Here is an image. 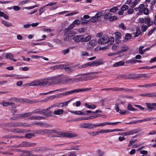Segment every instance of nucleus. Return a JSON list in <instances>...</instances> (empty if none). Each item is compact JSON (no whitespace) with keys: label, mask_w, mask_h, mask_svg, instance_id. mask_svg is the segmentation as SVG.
I'll list each match as a JSON object with an SVG mask.
<instances>
[{"label":"nucleus","mask_w":156,"mask_h":156,"mask_svg":"<svg viewBox=\"0 0 156 156\" xmlns=\"http://www.w3.org/2000/svg\"><path fill=\"white\" fill-rule=\"evenodd\" d=\"M91 39L90 36H88L84 37L83 35L75 36L73 38V39L74 41L77 43L87 41H90Z\"/></svg>","instance_id":"obj_1"},{"label":"nucleus","mask_w":156,"mask_h":156,"mask_svg":"<svg viewBox=\"0 0 156 156\" xmlns=\"http://www.w3.org/2000/svg\"><path fill=\"white\" fill-rule=\"evenodd\" d=\"M134 10L137 12V14L138 15H141L143 12L145 15H147L149 13V10L147 8H145L144 5L141 4L138 7L134 8Z\"/></svg>","instance_id":"obj_2"},{"label":"nucleus","mask_w":156,"mask_h":156,"mask_svg":"<svg viewBox=\"0 0 156 156\" xmlns=\"http://www.w3.org/2000/svg\"><path fill=\"white\" fill-rule=\"evenodd\" d=\"M44 79H41L39 80H35L32 81L30 83L26 84L27 86H40L42 87L44 86Z\"/></svg>","instance_id":"obj_3"},{"label":"nucleus","mask_w":156,"mask_h":156,"mask_svg":"<svg viewBox=\"0 0 156 156\" xmlns=\"http://www.w3.org/2000/svg\"><path fill=\"white\" fill-rule=\"evenodd\" d=\"M64 79H63L62 80V79H60V80H52L50 82H49L46 79H44V82L45 83V84H44V86H49L57 83H60L61 81H63L62 82H64L63 80Z\"/></svg>","instance_id":"obj_4"},{"label":"nucleus","mask_w":156,"mask_h":156,"mask_svg":"<svg viewBox=\"0 0 156 156\" xmlns=\"http://www.w3.org/2000/svg\"><path fill=\"white\" fill-rule=\"evenodd\" d=\"M43 113V112L40 111V110L35 111H33L32 112L26 113L19 114L18 115L17 117L19 118H26L31 115L32 113L42 114Z\"/></svg>","instance_id":"obj_5"},{"label":"nucleus","mask_w":156,"mask_h":156,"mask_svg":"<svg viewBox=\"0 0 156 156\" xmlns=\"http://www.w3.org/2000/svg\"><path fill=\"white\" fill-rule=\"evenodd\" d=\"M59 134L61 136L60 137H66L68 138H74L77 136V134L72 133H62L60 132Z\"/></svg>","instance_id":"obj_6"},{"label":"nucleus","mask_w":156,"mask_h":156,"mask_svg":"<svg viewBox=\"0 0 156 156\" xmlns=\"http://www.w3.org/2000/svg\"><path fill=\"white\" fill-rule=\"evenodd\" d=\"M108 37L107 35H104L102 37H100L98 41V42L100 44H105L108 42Z\"/></svg>","instance_id":"obj_7"},{"label":"nucleus","mask_w":156,"mask_h":156,"mask_svg":"<svg viewBox=\"0 0 156 156\" xmlns=\"http://www.w3.org/2000/svg\"><path fill=\"white\" fill-rule=\"evenodd\" d=\"M91 90V88H77L71 90V94L75 93H78L79 92H86Z\"/></svg>","instance_id":"obj_8"},{"label":"nucleus","mask_w":156,"mask_h":156,"mask_svg":"<svg viewBox=\"0 0 156 156\" xmlns=\"http://www.w3.org/2000/svg\"><path fill=\"white\" fill-rule=\"evenodd\" d=\"M63 80L65 82H66L69 81H71L73 82H78L80 81H82L80 75V76L79 77L74 78L71 79H64Z\"/></svg>","instance_id":"obj_9"},{"label":"nucleus","mask_w":156,"mask_h":156,"mask_svg":"<svg viewBox=\"0 0 156 156\" xmlns=\"http://www.w3.org/2000/svg\"><path fill=\"white\" fill-rule=\"evenodd\" d=\"M72 100V99H71L65 102L57 103L56 107L58 108H61L66 106L68 105Z\"/></svg>","instance_id":"obj_10"},{"label":"nucleus","mask_w":156,"mask_h":156,"mask_svg":"<svg viewBox=\"0 0 156 156\" xmlns=\"http://www.w3.org/2000/svg\"><path fill=\"white\" fill-rule=\"evenodd\" d=\"M89 62V66H97L103 64V62L101 61H94Z\"/></svg>","instance_id":"obj_11"},{"label":"nucleus","mask_w":156,"mask_h":156,"mask_svg":"<svg viewBox=\"0 0 156 156\" xmlns=\"http://www.w3.org/2000/svg\"><path fill=\"white\" fill-rule=\"evenodd\" d=\"M101 14L100 13H97L94 16H92L90 19V20L92 22H96L98 20L99 18L101 16Z\"/></svg>","instance_id":"obj_12"},{"label":"nucleus","mask_w":156,"mask_h":156,"mask_svg":"<svg viewBox=\"0 0 156 156\" xmlns=\"http://www.w3.org/2000/svg\"><path fill=\"white\" fill-rule=\"evenodd\" d=\"M106 90L107 91L112 90L113 91H122V90H126L123 88H122L114 87L112 88H104L102 89L101 90Z\"/></svg>","instance_id":"obj_13"},{"label":"nucleus","mask_w":156,"mask_h":156,"mask_svg":"<svg viewBox=\"0 0 156 156\" xmlns=\"http://www.w3.org/2000/svg\"><path fill=\"white\" fill-rule=\"evenodd\" d=\"M50 131L48 129H44L43 130L38 129L34 131V133L38 134H43L48 133V132Z\"/></svg>","instance_id":"obj_14"},{"label":"nucleus","mask_w":156,"mask_h":156,"mask_svg":"<svg viewBox=\"0 0 156 156\" xmlns=\"http://www.w3.org/2000/svg\"><path fill=\"white\" fill-rule=\"evenodd\" d=\"M64 110L62 109H57L55 110L53 112L54 116L57 115H60L63 114Z\"/></svg>","instance_id":"obj_15"},{"label":"nucleus","mask_w":156,"mask_h":156,"mask_svg":"<svg viewBox=\"0 0 156 156\" xmlns=\"http://www.w3.org/2000/svg\"><path fill=\"white\" fill-rule=\"evenodd\" d=\"M21 143L22 147H34L36 144L35 143L27 141H23Z\"/></svg>","instance_id":"obj_16"},{"label":"nucleus","mask_w":156,"mask_h":156,"mask_svg":"<svg viewBox=\"0 0 156 156\" xmlns=\"http://www.w3.org/2000/svg\"><path fill=\"white\" fill-rule=\"evenodd\" d=\"M21 122H10L8 123V126L9 127H19L21 126Z\"/></svg>","instance_id":"obj_17"},{"label":"nucleus","mask_w":156,"mask_h":156,"mask_svg":"<svg viewBox=\"0 0 156 156\" xmlns=\"http://www.w3.org/2000/svg\"><path fill=\"white\" fill-rule=\"evenodd\" d=\"M80 23V21L78 20H76L68 27V28L69 29H73L75 26V24L79 25Z\"/></svg>","instance_id":"obj_18"},{"label":"nucleus","mask_w":156,"mask_h":156,"mask_svg":"<svg viewBox=\"0 0 156 156\" xmlns=\"http://www.w3.org/2000/svg\"><path fill=\"white\" fill-rule=\"evenodd\" d=\"M137 132L135 130H130L126 132L122 133L121 135L124 136H128L133 134L136 133Z\"/></svg>","instance_id":"obj_19"},{"label":"nucleus","mask_w":156,"mask_h":156,"mask_svg":"<svg viewBox=\"0 0 156 156\" xmlns=\"http://www.w3.org/2000/svg\"><path fill=\"white\" fill-rule=\"evenodd\" d=\"M5 57L7 59H10L15 62H16L17 60L13 59V55L10 53H7L5 55Z\"/></svg>","instance_id":"obj_20"},{"label":"nucleus","mask_w":156,"mask_h":156,"mask_svg":"<svg viewBox=\"0 0 156 156\" xmlns=\"http://www.w3.org/2000/svg\"><path fill=\"white\" fill-rule=\"evenodd\" d=\"M57 105V103L56 104H54L52 105H51L50 106L48 107L45 110H43L40 111H42L43 112V114H45L46 112H48L49 113H51V112L50 111H49L48 110L51 109V108H52L54 107H56Z\"/></svg>","instance_id":"obj_21"},{"label":"nucleus","mask_w":156,"mask_h":156,"mask_svg":"<svg viewBox=\"0 0 156 156\" xmlns=\"http://www.w3.org/2000/svg\"><path fill=\"white\" fill-rule=\"evenodd\" d=\"M156 92H152L150 93H147L144 94H142L140 95L142 96L146 97H155Z\"/></svg>","instance_id":"obj_22"},{"label":"nucleus","mask_w":156,"mask_h":156,"mask_svg":"<svg viewBox=\"0 0 156 156\" xmlns=\"http://www.w3.org/2000/svg\"><path fill=\"white\" fill-rule=\"evenodd\" d=\"M89 73L83 74L80 75L82 80H84L86 81L90 78V76L88 75Z\"/></svg>","instance_id":"obj_23"},{"label":"nucleus","mask_w":156,"mask_h":156,"mask_svg":"<svg viewBox=\"0 0 156 156\" xmlns=\"http://www.w3.org/2000/svg\"><path fill=\"white\" fill-rule=\"evenodd\" d=\"M144 23H147L148 27L151 26L152 24V22H151V19L148 16L146 17L144 19Z\"/></svg>","instance_id":"obj_24"},{"label":"nucleus","mask_w":156,"mask_h":156,"mask_svg":"<svg viewBox=\"0 0 156 156\" xmlns=\"http://www.w3.org/2000/svg\"><path fill=\"white\" fill-rule=\"evenodd\" d=\"M0 104L3 106H7L9 105L13 106L14 105V104L13 103L6 102L5 101H3L2 103H0Z\"/></svg>","instance_id":"obj_25"},{"label":"nucleus","mask_w":156,"mask_h":156,"mask_svg":"<svg viewBox=\"0 0 156 156\" xmlns=\"http://www.w3.org/2000/svg\"><path fill=\"white\" fill-rule=\"evenodd\" d=\"M125 62L123 61H120L119 62H116L114 64L113 66L114 67H117L119 66H123Z\"/></svg>","instance_id":"obj_26"},{"label":"nucleus","mask_w":156,"mask_h":156,"mask_svg":"<svg viewBox=\"0 0 156 156\" xmlns=\"http://www.w3.org/2000/svg\"><path fill=\"white\" fill-rule=\"evenodd\" d=\"M128 48V46L125 45H123L121 47V50L119 51V53H121L125 52L127 50Z\"/></svg>","instance_id":"obj_27"},{"label":"nucleus","mask_w":156,"mask_h":156,"mask_svg":"<svg viewBox=\"0 0 156 156\" xmlns=\"http://www.w3.org/2000/svg\"><path fill=\"white\" fill-rule=\"evenodd\" d=\"M147 121V119L145 118V119H141V120L136 121L135 122H130L127 123V124H133H133H136V123L141 122H145Z\"/></svg>","instance_id":"obj_28"},{"label":"nucleus","mask_w":156,"mask_h":156,"mask_svg":"<svg viewBox=\"0 0 156 156\" xmlns=\"http://www.w3.org/2000/svg\"><path fill=\"white\" fill-rule=\"evenodd\" d=\"M147 121V119L145 118V119H141V120L136 121L135 122H130L127 123V124H133H133H136V123L141 122H145Z\"/></svg>","instance_id":"obj_29"},{"label":"nucleus","mask_w":156,"mask_h":156,"mask_svg":"<svg viewBox=\"0 0 156 156\" xmlns=\"http://www.w3.org/2000/svg\"><path fill=\"white\" fill-rule=\"evenodd\" d=\"M1 23L4 26L7 27H10L12 26V24L9 22H7L5 20H2L1 21Z\"/></svg>","instance_id":"obj_30"},{"label":"nucleus","mask_w":156,"mask_h":156,"mask_svg":"<svg viewBox=\"0 0 156 156\" xmlns=\"http://www.w3.org/2000/svg\"><path fill=\"white\" fill-rule=\"evenodd\" d=\"M68 30L66 32V34L68 36V37H71L75 35L76 33L75 32L72 30H70V29Z\"/></svg>","instance_id":"obj_31"},{"label":"nucleus","mask_w":156,"mask_h":156,"mask_svg":"<svg viewBox=\"0 0 156 156\" xmlns=\"http://www.w3.org/2000/svg\"><path fill=\"white\" fill-rule=\"evenodd\" d=\"M115 41L117 43H119L120 42V41L119 39L121 35L120 33L119 32H116L115 34Z\"/></svg>","instance_id":"obj_32"},{"label":"nucleus","mask_w":156,"mask_h":156,"mask_svg":"<svg viewBox=\"0 0 156 156\" xmlns=\"http://www.w3.org/2000/svg\"><path fill=\"white\" fill-rule=\"evenodd\" d=\"M44 117L38 116L37 115H34L30 117V119L31 120H41L43 119Z\"/></svg>","instance_id":"obj_33"},{"label":"nucleus","mask_w":156,"mask_h":156,"mask_svg":"<svg viewBox=\"0 0 156 156\" xmlns=\"http://www.w3.org/2000/svg\"><path fill=\"white\" fill-rule=\"evenodd\" d=\"M102 111L101 110H97L95 111L94 112H92L90 110H87V111L84 112V113H87V114H89V113H92V114H94L96 113H102Z\"/></svg>","instance_id":"obj_34"},{"label":"nucleus","mask_w":156,"mask_h":156,"mask_svg":"<svg viewBox=\"0 0 156 156\" xmlns=\"http://www.w3.org/2000/svg\"><path fill=\"white\" fill-rule=\"evenodd\" d=\"M80 127L83 128L87 129L88 128V123H81L79 125Z\"/></svg>","instance_id":"obj_35"},{"label":"nucleus","mask_w":156,"mask_h":156,"mask_svg":"<svg viewBox=\"0 0 156 156\" xmlns=\"http://www.w3.org/2000/svg\"><path fill=\"white\" fill-rule=\"evenodd\" d=\"M85 106L89 109H94L96 108V105H89L87 103H85Z\"/></svg>","instance_id":"obj_36"},{"label":"nucleus","mask_w":156,"mask_h":156,"mask_svg":"<svg viewBox=\"0 0 156 156\" xmlns=\"http://www.w3.org/2000/svg\"><path fill=\"white\" fill-rule=\"evenodd\" d=\"M146 105L147 106V108L149 110H150L151 111L152 109H155L154 107V106L153 105V103H146Z\"/></svg>","instance_id":"obj_37"},{"label":"nucleus","mask_w":156,"mask_h":156,"mask_svg":"<svg viewBox=\"0 0 156 156\" xmlns=\"http://www.w3.org/2000/svg\"><path fill=\"white\" fill-rule=\"evenodd\" d=\"M141 32L140 30L139 29H137L135 32L133 33V34L135 37H138L140 34H141Z\"/></svg>","instance_id":"obj_38"},{"label":"nucleus","mask_w":156,"mask_h":156,"mask_svg":"<svg viewBox=\"0 0 156 156\" xmlns=\"http://www.w3.org/2000/svg\"><path fill=\"white\" fill-rule=\"evenodd\" d=\"M97 44V41L95 40H92L89 42V44L92 47H94Z\"/></svg>","instance_id":"obj_39"},{"label":"nucleus","mask_w":156,"mask_h":156,"mask_svg":"<svg viewBox=\"0 0 156 156\" xmlns=\"http://www.w3.org/2000/svg\"><path fill=\"white\" fill-rule=\"evenodd\" d=\"M39 126L41 127H48L50 126L49 124H48L44 122H39Z\"/></svg>","instance_id":"obj_40"},{"label":"nucleus","mask_w":156,"mask_h":156,"mask_svg":"<svg viewBox=\"0 0 156 156\" xmlns=\"http://www.w3.org/2000/svg\"><path fill=\"white\" fill-rule=\"evenodd\" d=\"M98 135L100 133H106L109 132H110V129L103 130L101 129L99 131H98Z\"/></svg>","instance_id":"obj_41"},{"label":"nucleus","mask_w":156,"mask_h":156,"mask_svg":"<svg viewBox=\"0 0 156 156\" xmlns=\"http://www.w3.org/2000/svg\"><path fill=\"white\" fill-rule=\"evenodd\" d=\"M98 117V115H94L90 116L89 117H83V120H89V119H95V118L97 117Z\"/></svg>","instance_id":"obj_42"},{"label":"nucleus","mask_w":156,"mask_h":156,"mask_svg":"<svg viewBox=\"0 0 156 156\" xmlns=\"http://www.w3.org/2000/svg\"><path fill=\"white\" fill-rule=\"evenodd\" d=\"M96 127V124H93L91 123H88V129L95 128Z\"/></svg>","instance_id":"obj_43"},{"label":"nucleus","mask_w":156,"mask_h":156,"mask_svg":"<svg viewBox=\"0 0 156 156\" xmlns=\"http://www.w3.org/2000/svg\"><path fill=\"white\" fill-rule=\"evenodd\" d=\"M114 39L113 37H108V44L111 45L114 42Z\"/></svg>","instance_id":"obj_44"},{"label":"nucleus","mask_w":156,"mask_h":156,"mask_svg":"<svg viewBox=\"0 0 156 156\" xmlns=\"http://www.w3.org/2000/svg\"><path fill=\"white\" fill-rule=\"evenodd\" d=\"M88 134L91 136H94L98 135V131L90 132L88 133Z\"/></svg>","instance_id":"obj_45"},{"label":"nucleus","mask_w":156,"mask_h":156,"mask_svg":"<svg viewBox=\"0 0 156 156\" xmlns=\"http://www.w3.org/2000/svg\"><path fill=\"white\" fill-rule=\"evenodd\" d=\"M127 109L129 111H134L135 110H136V109L135 108H133L132 105L130 104V103L127 106Z\"/></svg>","instance_id":"obj_46"},{"label":"nucleus","mask_w":156,"mask_h":156,"mask_svg":"<svg viewBox=\"0 0 156 156\" xmlns=\"http://www.w3.org/2000/svg\"><path fill=\"white\" fill-rule=\"evenodd\" d=\"M147 25L146 26L144 25H143L141 26V30L143 32H145L147 29L148 28Z\"/></svg>","instance_id":"obj_47"},{"label":"nucleus","mask_w":156,"mask_h":156,"mask_svg":"<svg viewBox=\"0 0 156 156\" xmlns=\"http://www.w3.org/2000/svg\"><path fill=\"white\" fill-rule=\"evenodd\" d=\"M145 1L149 3L151 5H154L156 3V0H146Z\"/></svg>","instance_id":"obj_48"},{"label":"nucleus","mask_w":156,"mask_h":156,"mask_svg":"<svg viewBox=\"0 0 156 156\" xmlns=\"http://www.w3.org/2000/svg\"><path fill=\"white\" fill-rule=\"evenodd\" d=\"M118 10L117 7L114 6L109 9V11L111 12H115L116 11Z\"/></svg>","instance_id":"obj_49"},{"label":"nucleus","mask_w":156,"mask_h":156,"mask_svg":"<svg viewBox=\"0 0 156 156\" xmlns=\"http://www.w3.org/2000/svg\"><path fill=\"white\" fill-rule=\"evenodd\" d=\"M119 43H117L113 45L112 47V49L113 50H117L118 47H119V44H118Z\"/></svg>","instance_id":"obj_50"},{"label":"nucleus","mask_w":156,"mask_h":156,"mask_svg":"<svg viewBox=\"0 0 156 156\" xmlns=\"http://www.w3.org/2000/svg\"><path fill=\"white\" fill-rule=\"evenodd\" d=\"M34 136V134L30 133H27L25 134V137L27 138H30Z\"/></svg>","instance_id":"obj_51"},{"label":"nucleus","mask_w":156,"mask_h":156,"mask_svg":"<svg viewBox=\"0 0 156 156\" xmlns=\"http://www.w3.org/2000/svg\"><path fill=\"white\" fill-rule=\"evenodd\" d=\"M90 66L89 62L82 64V65L79 66L78 68L79 69H82L85 67H86L87 66Z\"/></svg>","instance_id":"obj_52"},{"label":"nucleus","mask_w":156,"mask_h":156,"mask_svg":"<svg viewBox=\"0 0 156 156\" xmlns=\"http://www.w3.org/2000/svg\"><path fill=\"white\" fill-rule=\"evenodd\" d=\"M119 114L121 115L127 114L129 113L128 111L126 110H121L119 112Z\"/></svg>","instance_id":"obj_53"},{"label":"nucleus","mask_w":156,"mask_h":156,"mask_svg":"<svg viewBox=\"0 0 156 156\" xmlns=\"http://www.w3.org/2000/svg\"><path fill=\"white\" fill-rule=\"evenodd\" d=\"M138 3V1L137 0H135L131 4L130 7L132 8L134 7Z\"/></svg>","instance_id":"obj_54"},{"label":"nucleus","mask_w":156,"mask_h":156,"mask_svg":"<svg viewBox=\"0 0 156 156\" xmlns=\"http://www.w3.org/2000/svg\"><path fill=\"white\" fill-rule=\"evenodd\" d=\"M89 56L88 53L86 51H83L81 52V56L82 57L88 56Z\"/></svg>","instance_id":"obj_55"},{"label":"nucleus","mask_w":156,"mask_h":156,"mask_svg":"<svg viewBox=\"0 0 156 156\" xmlns=\"http://www.w3.org/2000/svg\"><path fill=\"white\" fill-rule=\"evenodd\" d=\"M156 30V27H154L152 29H151L148 33L147 34V36H150V35H151L152 34L154 31H155V30Z\"/></svg>","instance_id":"obj_56"},{"label":"nucleus","mask_w":156,"mask_h":156,"mask_svg":"<svg viewBox=\"0 0 156 156\" xmlns=\"http://www.w3.org/2000/svg\"><path fill=\"white\" fill-rule=\"evenodd\" d=\"M129 8L128 6L127 5H123L121 7V10L123 11H125L127 9Z\"/></svg>","instance_id":"obj_57"},{"label":"nucleus","mask_w":156,"mask_h":156,"mask_svg":"<svg viewBox=\"0 0 156 156\" xmlns=\"http://www.w3.org/2000/svg\"><path fill=\"white\" fill-rule=\"evenodd\" d=\"M29 2L28 0H26L23 1H20L19 2V5H23L24 4H25L26 3H28Z\"/></svg>","instance_id":"obj_58"},{"label":"nucleus","mask_w":156,"mask_h":156,"mask_svg":"<svg viewBox=\"0 0 156 156\" xmlns=\"http://www.w3.org/2000/svg\"><path fill=\"white\" fill-rule=\"evenodd\" d=\"M131 38V34L127 33L126 34L125 39L126 40H128Z\"/></svg>","instance_id":"obj_59"},{"label":"nucleus","mask_w":156,"mask_h":156,"mask_svg":"<svg viewBox=\"0 0 156 156\" xmlns=\"http://www.w3.org/2000/svg\"><path fill=\"white\" fill-rule=\"evenodd\" d=\"M69 51V49L67 48L66 49L63 50L62 51V53L64 55H66L68 54Z\"/></svg>","instance_id":"obj_60"},{"label":"nucleus","mask_w":156,"mask_h":156,"mask_svg":"<svg viewBox=\"0 0 156 156\" xmlns=\"http://www.w3.org/2000/svg\"><path fill=\"white\" fill-rule=\"evenodd\" d=\"M144 48V47L143 46H141L139 48V53L141 55L143 54L144 53V51H143V49Z\"/></svg>","instance_id":"obj_61"},{"label":"nucleus","mask_w":156,"mask_h":156,"mask_svg":"<svg viewBox=\"0 0 156 156\" xmlns=\"http://www.w3.org/2000/svg\"><path fill=\"white\" fill-rule=\"evenodd\" d=\"M117 18L116 16H110V18L109 20L110 21H113L114 20H117Z\"/></svg>","instance_id":"obj_62"},{"label":"nucleus","mask_w":156,"mask_h":156,"mask_svg":"<svg viewBox=\"0 0 156 156\" xmlns=\"http://www.w3.org/2000/svg\"><path fill=\"white\" fill-rule=\"evenodd\" d=\"M111 15V14L110 13H106L104 15V18L105 20L108 19L109 20L110 16Z\"/></svg>","instance_id":"obj_63"},{"label":"nucleus","mask_w":156,"mask_h":156,"mask_svg":"<svg viewBox=\"0 0 156 156\" xmlns=\"http://www.w3.org/2000/svg\"><path fill=\"white\" fill-rule=\"evenodd\" d=\"M135 59H131L130 60H128L126 61V63H131V64H133L134 63H135Z\"/></svg>","instance_id":"obj_64"}]
</instances>
